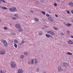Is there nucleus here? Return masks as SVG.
Instances as JSON below:
<instances>
[{"label": "nucleus", "mask_w": 73, "mask_h": 73, "mask_svg": "<svg viewBox=\"0 0 73 73\" xmlns=\"http://www.w3.org/2000/svg\"><path fill=\"white\" fill-rule=\"evenodd\" d=\"M55 17H58V15H56H56H55Z\"/></svg>", "instance_id": "nucleus-44"}, {"label": "nucleus", "mask_w": 73, "mask_h": 73, "mask_svg": "<svg viewBox=\"0 0 73 73\" xmlns=\"http://www.w3.org/2000/svg\"><path fill=\"white\" fill-rule=\"evenodd\" d=\"M1 1L3 2V3H5V1H4V0H2Z\"/></svg>", "instance_id": "nucleus-41"}, {"label": "nucleus", "mask_w": 73, "mask_h": 73, "mask_svg": "<svg viewBox=\"0 0 73 73\" xmlns=\"http://www.w3.org/2000/svg\"><path fill=\"white\" fill-rule=\"evenodd\" d=\"M11 19L13 20H17V18L15 17H12Z\"/></svg>", "instance_id": "nucleus-19"}, {"label": "nucleus", "mask_w": 73, "mask_h": 73, "mask_svg": "<svg viewBox=\"0 0 73 73\" xmlns=\"http://www.w3.org/2000/svg\"><path fill=\"white\" fill-rule=\"evenodd\" d=\"M18 31H20V32H21V31H23V29L21 27L19 28Z\"/></svg>", "instance_id": "nucleus-17"}, {"label": "nucleus", "mask_w": 73, "mask_h": 73, "mask_svg": "<svg viewBox=\"0 0 73 73\" xmlns=\"http://www.w3.org/2000/svg\"><path fill=\"white\" fill-rule=\"evenodd\" d=\"M5 54V51H2L0 52V54L2 55H4Z\"/></svg>", "instance_id": "nucleus-11"}, {"label": "nucleus", "mask_w": 73, "mask_h": 73, "mask_svg": "<svg viewBox=\"0 0 73 73\" xmlns=\"http://www.w3.org/2000/svg\"><path fill=\"white\" fill-rule=\"evenodd\" d=\"M23 69H20L18 70L17 73H23Z\"/></svg>", "instance_id": "nucleus-9"}, {"label": "nucleus", "mask_w": 73, "mask_h": 73, "mask_svg": "<svg viewBox=\"0 0 73 73\" xmlns=\"http://www.w3.org/2000/svg\"><path fill=\"white\" fill-rule=\"evenodd\" d=\"M41 12L43 15H45L46 13L45 11H41Z\"/></svg>", "instance_id": "nucleus-28"}, {"label": "nucleus", "mask_w": 73, "mask_h": 73, "mask_svg": "<svg viewBox=\"0 0 73 73\" xmlns=\"http://www.w3.org/2000/svg\"><path fill=\"white\" fill-rule=\"evenodd\" d=\"M46 17H49V16H50V15L48 13H46Z\"/></svg>", "instance_id": "nucleus-31"}, {"label": "nucleus", "mask_w": 73, "mask_h": 73, "mask_svg": "<svg viewBox=\"0 0 73 73\" xmlns=\"http://www.w3.org/2000/svg\"><path fill=\"white\" fill-rule=\"evenodd\" d=\"M71 38H73V35H71Z\"/></svg>", "instance_id": "nucleus-45"}, {"label": "nucleus", "mask_w": 73, "mask_h": 73, "mask_svg": "<svg viewBox=\"0 0 73 73\" xmlns=\"http://www.w3.org/2000/svg\"><path fill=\"white\" fill-rule=\"evenodd\" d=\"M66 66H69V64L66 62Z\"/></svg>", "instance_id": "nucleus-38"}, {"label": "nucleus", "mask_w": 73, "mask_h": 73, "mask_svg": "<svg viewBox=\"0 0 73 73\" xmlns=\"http://www.w3.org/2000/svg\"><path fill=\"white\" fill-rule=\"evenodd\" d=\"M73 1V0H72Z\"/></svg>", "instance_id": "nucleus-52"}, {"label": "nucleus", "mask_w": 73, "mask_h": 73, "mask_svg": "<svg viewBox=\"0 0 73 73\" xmlns=\"http://www.w3.org/2000/svg\"><path fill=\"white\" fill-rule=\"evenodd\" d=\"M0 73H5V72H4V71L1 70L0 71Z\"/></svg>", "instance_id": "nucleus-37"}, {"label": "nucleus", "mask_w": 73, "mask_h": 73, "mask_svg": "<svg viewBox=\"0 0 73 73\" xmlns=\"http://www.w3.org/2000/svg\"><path fill=\"white\" fill-rule=\"evenodd\" d=\"M68 5H69L70 7H71V8H72L73 7V3L72 2H70L68 3Z\"/></svg>", "instance_id": "nucleus-8"}, {"label": "nucleus", "mask_w": 73, "mask_h": 73, "mask_svg": "<svg viewBox=\"0 0 73 73\" xmlns=\"http://www.w3.org/2000/svg\"><path fill=\"white\" fill-rule=\"evenodd\" d=\"M14 46L15 48H17V44L16 43H14Z\"/></svg>", "instance_id": "nucleus-20"}, {"label": "nucleus", "mask_w": 73, "mask_h": 73, "mask_svg": "<svg viewBox=\"0 0 73 73\" xmlns=\"http://www.w3.org/2000/svg\"><path fill=\"white\" fill-rule=\"evenodd\" d=\"M66 12L67 13H68V14H70V11L68 10H66Z\"/></svg>", "instance_id": "nucleus-35"}, {"label": "nucleus", "mask_w": 73, "mask_h": 73, "mask_svg": "<svg viewBox=\"0 0 73 73\" xmlns=\"http://www.w3.org/2000/svg\"><path fill=\"white\" fill-rule=\"evenodd\" d=\"M34 20L35 21H36V22H38L39 21V20L38 18H34Z\"/></svg>", "instance_id": "nucleus-16"}, {"label": "nucleus", "mask_w": 73, "mask_h": 73, "mask_svg": "<svg viewBox=\"0 0 73 73\" xmlns=\"http://www.w3.org/2000/svg\"><path fill=\"white\" fill-rule=\"evenodd\" d=\"M66 32L68 34V35H70V31L67 30L66 31Z\"/></svg>", "instance_id": "nucleus-32"}, {"label": "nucleus", "mask_w": 73, "mask_h": 73, "mask_svg": "<svg viewBox=\"0 0 73 73\" xmlns=\"http://www.w3.org/2000/svg\"><path fill=\"white\" fill-rule=\"evenodd\" d=\"M53 29L54 30H56V31H57L58 29V28L57 27H53Z\"/></svg>", "instance_id": "nucleus-18"}, {"label": "nucleus", "mask_w": 73, "mask_h": 73, "mask_svg": "<svg viewBox=\"0 0 73 73\" xmlns=\"http://www.w3.org/2000/svg\"><path fill=\"white\" fill-rule=\"evenodd\" d=\"M28 63L29 64H31V62H30V61H29Z\"/></svg>", "instance_id": "nucleus-42"}, {"label": "nucleus", "mask_w": 73, "mask_h": 73, "mask_svg": "<svg viewBox=\"0 0 73 73\" xmlns=\"http://www.w3.org/2000/svg\"><path fill=\"white\" fill-rule=\"evenodd\" d=\"M1 41L2 42L3 45L5 47H7V46L8 45V42H7L6 40L3 39H1Z\"/></svg>", "instance_id": "nucleus-1"}, {"label": "nucleus", "mask_w": 73, "mask_h": 73, "mask_svg": "<svg viewBox=\"0 0 73 73\" xmlns=\"http://www.w3.org/2000/svg\"><path fill=\"white\" fill-rule=\"evenodd\" d=\"M9 10L11 12H16L17 11L16 8L15 7H13V8H9Z\"/></svg>", "instance_id": "nucleus-3"}, {"label": "nucleus", "mask_w": 73, "mask_h": 73, "mask_svg": "<svg viewBox=\"0 0 73 73\" xmlns=\"http://www.w3.org/2000/svg\"><path fill=\"white\" fill-rule=\"evenodd\" d=\"M49 37H51V38H52V36L50 35H49Z\"/></svg>", "instance_id": "nucleus-40"}, {"label": "nucleus", "mask_w": 73, "mask_h": 73, "mask_svg": "<svg viewBox=\"0 0 73 73\" xmlns=\"http://www.w3.org/2000/svg\"><path fill=\"white\" fill-rule=\"evenodd\" d=\"M39 70H40V68H38L36 69V71L37 72H39Z\"/></svg>", "instance_id": "nucleus-34"}, {"label": "nucleus", "mask_w": 73, "mask_h": 73, "mask_svg": "<svg viewBox=\"0 0 73 73\" xmlns=\"http://www.w3.org/2000/svg\"><path fill=\"white\" fill-rule=\"evenodd\" d=\"M43 73H46V72L45 71H44Z\"/></svg>", "instance_id": "nucleus-46"}, {"label": "nucleus", "mask_w": 73, "mask_h": 73, "mask_svg": "<svg viewBox=\"0 0 73 73\" xmlns=\"http://www.w3.org/2000/svg\"><path fill=\"white\" fill-rule=\"evenodd\" d=\"M16 64L15 62H11V63L10 66L11 68H14L16 66Z\"/></svg>", "instance_id": "nucleus-2"}, {"label": "nucleus", "mask_w": 73, "mask_h": 73, "mask_svg": "<svg viewBox=\"0 0 73 73\" xmlns=\"http://www.w3.org/2000/svg\"><path fill=\"white\" fill-rule=\"evenodd\" d=\"M1 8L2 9H8L7 8L5 7H2Z\"/></svg>", "instance_id": "nucleus-22"}, {"label": "nucleus", "mask_w": 73, "mask_h": 73, "mask_svg": "<svg viewBox=\"0 0 73 73\" xmlns=\"http://www.w3.org/2000/svg\"><path fill=\"white\" fill-rule=\"evenodd\" d=\"M1 1L2 0H0V4H1Z\"/></svg>", "instance_id": "nucleus-47"}, {"label": "nucleus", "mask_w": 73, "mask_h": 73, "mask_svg": "<svg viewBox=\"0 0 73 73\" xmlns=\"http://www.w3.org/2000/svg\"><path fill=\"white\" fill-rule=\"evenodd\" d=\"M42 29H44V27H42Z\"/></svg>", "instance_id": "nucleus-50"}, {"label": "nucleus", "mask_w": 73, "mask_h": 73, "mask_svg": "<svg viewBox=\"0 0 73 73\" xmlns=\"http://www.w3.org/2000/svg\"><path fill=\"white\" fill-rule=\"evenodd\" d=\"M27 1H30V0H27Z\"/></svg>", "instance_id": "nucleus-51"}, {"label": "nucleus", "mask_w": 73, "mask_h": 73, "mask_svg": "<svg viewBox=\"0 0 73 73\" xmlns=\"http://www.w3.org/2000/svg\"><path fill=\"white\" fill-rule=\"evenodd\" d=\"M54 6H57V4L56 3H55L54 4Z\"/></svg>", "instance_id": "nucleus-39"}, {"label": "nucleus", "mask_w": 73, "mask_h": 73, "mask_svg": "<svg viewBox=\"0 0 73 73\" xmlns=\"http://www.w3.org/2000/svg\"><path fill=\"white\" fill-rule=\"evenodd\" d=\"M60 34L61 35H62V36H64V33L62 32L61 33H60Z\"/></svg>", "instance_id": "nucleus-36"}, {"label": "nucleus", "mask_w": 73, "mask_h": 73, "mask_svg": "<svg viewBox=\"0 0 73 73\" xmlns=\"http://www.w3.org/2000/svg\"><path fill=\"white\" fill-rule=\"evenodd\" d=\"M14 43H15V44H17V42H18V40L16 39H15L14 40Z\"/></svg>", "instance_id": "nucleus-23"}, {"label": "nucleus", "mask_w": 73, "mask_h": 73, "mask_svg": "<svg viewBox=\"0 0 73 73\" xmlns=\"http://www.w3.org/2000/svg\"><path fill=\"white\" fill-rule=\"evenodd\" d=\"M72 23H73V20H72Z\"/></svg>", "instance_id": "nucleus-49"}, {"label": "nucleus", "mask_w": 73, "mask_h": 73, "mask_svg": "<svg viewBox=\"0 0 73 73\" xmlns=\"http://www.w3.org/2000/svg\"><path fill=\"white\" fill-rule=\"evenodd\" d=\"M3 29L5 30H8V28L7 27H3Z\"/></svg>", "instance_id": "nucleus-29"}, {"label": "nucleus", "mask_w": 73, "mask_h": 73, "mask_svg": "<svg viewBox=\"0 0 73 73\" xmlns=\"http://www.w3.org/2000/svg\"><path fill=\"white\" fill-rule=\"evenodd\" d=\"M47 33L51 35H54V33L52 31H48L47 32Z\"/></svg>", "instance_id": "nucleus-5"}, {"label": "nucleus", "mask_w": 73, "mask_h": 73, "mask_svg": "<svg viewBox=\"0 0 73 73\" xmlns=\"http://www.w3.org/2000/svg\"><path fill=\"white\" fill-rule=\"evenodd\" d=\"M15 27L16 28H19L21 27V26L20 24H17L15 25Z\"/></svg>", "instance_id": "nucleus-7"}, {"label": "nucleus", "mask_w": 73, "mask_h": 73, "mask_svg": "<svg viewBox=\"0 0 73 73\" xmlns=\"http://www.w3.org/2000/svg\"><path fill=\"white\" fill-rule=\"evenodd\" d=\"M68 44H70V45H72V44H73V42H72V41L70 40H68Z\"/></svg>", "instance_id": "nucleus-10"}, {"label": "nucleus", "mask_w": 73, "mask_h": 73, "mask_svg": "<svg viewBox=\"0 0 73 73\" xmlns=\"http://www.w3.org/2000/svg\"><path fill=\"white\" fill-rule=\"evenodd\" d=\"M63 65L64 66H66V62H64L63 63Z\"/></svg>", "instance_id": "nucleus-30"}, {"label": "nucleus", "mask_w": 73, "mask_h": 73, "mask_svg": "<svg viewBox=\"0 0 73 73\" xmlns=\"http://www.w3.org/2000/svg\"><path fill=\"white\" fill-rule=\"evenodd\" d=\"M67 54L68 55H69V56H70L71 55H72V53L70 52H67Z\"/></svg>", "instance_id": "nucleus-27"}, {"label": "nucleus", "mask_w": 73, "mask_h": 73, "mask_svg": "<svg viewBox=\"0 0 73 73\" xmlns=\"http://www.w3.org/2000/svg\"><path fill=\"white\" fill-rule=\"evenodd\" d=\"M58 72H62L63 71V69H62L61 66H59L58 68Z\"/></svg>", "instance_id": "nucleus-6"}, {"label": "nucleus", "mask_w": 73, "mask_h": 73, "mask_svg": "<svg viewBox=\"0 0 73 73\" xmlns=\"http://www.w3.org/2000/svg\"><path fill=\"white\" fill-rule=\"evenodd\" d=\"M31 64H33V63H34V59H33L31 60Z\"/></svg>", "instance_id": "nucleus-24"}, {"label": "nucleus", "mask_w": 73, "mask_h": 73, "mask_svg": "<svg viewBox=\"0 0 73 73\" xmlns=\"http://www.w3.org/2000/svg\"><path fill=\"white\" fill-rule=\"evenodd\" d=\"M31 12H33V11H30Z\"/></svg>", "instance_id": "nucleus-48"}, {"label": "nucleus", "mask_w": 73, "mask_h": 73, "mask_svg": "<svg viewBox=\"0 0 73 73\" xmlns=\"http://www.w3.org/2000/svg\"><path fill=\"white\" fill-rule=\"evenodd\" d=\"M13 16L14 17H17V19H18L19 17V16L17 14H15L13 15Z\"/></svg>", "instance_id": "nucleus-15"}, {"label": "nucleus", "mask_w": 73, "mask_h": 73, "mask_svg": "<svg viewBox=\"0 0 73 73\" xmlns=\"http://www.w3.org/2000/svg\"><path fill=\"white\" fill-rule=\"evenodd\" d=\"M38 35H42V33L41 32H38Z\"/></svg>", "instance_id": "nucleus-26"}, {"label": "nucleus", "mask_w": 73, "mask_h": 73, "mask_svg": "<svg viewBox=\"0 0 73 73\" xmlns=\"http://www.w3.org/2000/svg\"><path fill=\"white\" fill-rule=\"evenodd\" d=\"M49 34H45V36L46 37H48V38H49Z\"/></svg>", "instance_id": "nucleus-25"}, {"label": "nucleus", "mask_w": 73, "mask_h": 73, "mask_svg": "<svg viewBox=\"0 0 73 73\" xmlns=\"http://www.w3.org/2000/svg\"><path fill=\"white\" fill-rule=\"evenodd\" d=\"M48 19L50 21H54V19L53 18V17H48Z\"/></svg>", "instance_id": "nucleus-4"}, {"label": "nucleus", "mask_w": 73, "mask_h": 73, "mask_svg": "<svg viewBox=\"0 0 73 73\" xmlns=\"http://www.w3.org/2000/svg\"><path fill=\"white\" fill-rule=\"evenodd\" d=\"M71 13H72V14H73V10H72L71 11Z\"/></svg>", "instance_id": "nucleus-43"}, {"label": "nucleus", "mask_w": 73, "mask_h": 73, "mask_svg": "<svg viewBox=\"0 0 73 73\" xmlns=\"http://www.w3.org/2000/svg\"><path fill=\"white\" fill-rule=\"evenodd\" d=\"M66 26L67 27H69L72 26V24L70 23H67L66 24Z\"/></svg>", "instance_id": "nucleus-14"}, {"label": "nucleus", "mask_w": 73, "mask_h": 73, "mask_svg": "<svg viewBox=\"0 0 73 73\" xmlns=\"http://www.w3.org/2000/svg\"><path fill=\"white\" fill-rule=\"evenodd\" d=\"M24 55H21L20 56V58L21 59H23V58H24Z\"/></svg>", "instance_id": "nucleus-21"}, {"label": "nucleus", "mask_w": 73, "mask_h": 73, "mask_svg": "<svg viewBox=\"0 0 73 73\" xmlns=\"http://www.w3.org/2000/svg\"><path fill=\"white\" fill-rule=\"evenodd\" d=\"M24 43H25V41L23 40L21 41V42L20 43L19 45L21 46V45L22 44H23Z\"/></svg>", "instance_id": "nucleus-13"}, {"label": "nucleus", "mask_w": 73, "mask_h": 73, "mask_svg": "<svg viewBox=\"0 0 73 73\" xmlns=\"http://www.w3.org/2000/svg\"><path fill=\"white\" fill-rule=\"evenodd\" d=\"M28 52H25L24 53V54L25 55H28Z\"/></svg>", "instance_id": "nucleus-33"}, {"label": "nucleus", "mask_w": 73, "mask_h": 73, "mask_svg": "<svg viewBox=\"0 0 73 73\" xmlns=\"http://www.w3.org/2000/svg\"><path fill=\"white\" fill-rule=\"evenodd\" d=\"M37 64V60L36 58H35L34 59V64L36 65Z\"/></svg>", "instance_id": "nucleus-12"}]
</instances>
